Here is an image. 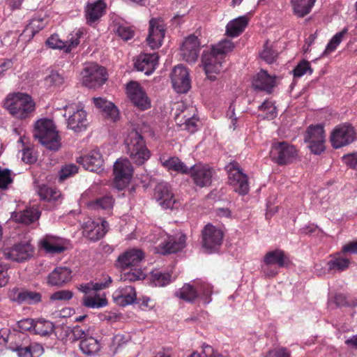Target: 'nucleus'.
<instances>
[{
  "mask_svg": "<svg viewBox=\"0 0 357 357\" xmlns=\"http://www.w3.org/2000/svg\"><path fill=\"white\" fill-rule=\"evenodd\" d=\"M3 106L14 118L18 119L29 118L35 111V102L32 98L20 92L8 94Z\"/></svg>",
  "mask_w": 357,
  "mask_h": 357,
  "instance_id": "1",
  "label": "nucleus"
},
{
  "mask_svg": "<svg viewBox=\"0 0 357 357\" xmlns=\"http://www.w3.org/2000/svg\"><path fill=\"white\" fill-rule=\"evenodd\" d=\"M33 137L51 151H58L61 146L60 137L52 119L43 118L34 124Z\"/></svg>",
  "mask_w": 357,
  "mask_h": 357,
  "instance_id": "2",
  "label": "nucleus"
},
{
  "mask_svg": "<svg viewBox=\"0 0 357 357\" xmlns=\"http://www.w3.org/2000/svg\"><path fill=\"white\" fill-rule=\"evenodd\" d=\"M127 153L134 163L143 165L150 158V152L146 146L143 137L137 130H132L125 141Z\"/></svg>",
  "mask_w": 357,
  "mask_h": 357,
  "instance_id": "3",
  "label": "nucleus"
},
{
  "mask_svg": "<svg viewBox=\"0 0 357 357\" xmlns=\"http://www.w3.org/2000/svg\"><path fill=\"white\" fill-rule=\"evenodd\" d=\"M289 259L284 251L275 250L268 252L263 259L261 271L266 276L274 277L278 273V268L287 266Z\"/></svg>",
  "mask_w": 357,
  "mask_h": 357,
  "instance_id": "4",
  "label": "nucleus"
},
{
  "mask_svg": "<svg viewBox=\"0 0 357 357\" xmlns=\"http://www.w3.org/2000/svg\"><path fill=\"white\" fill-rule=\"evenodd\" d=\"M228 173V181L236 192L245 195L249 192V183L248 176L243 172L239 165L236 162H230L227 166Z\"/></svg>",
  "mask_w": 357,
  "mask_h": 357,
  "instance_id": "5",
  "label": "nucleus"
},
{
  "mask_svg": "<svg viewBox=\"0 0 357 357\" xmlns=\"http://www.w3.org/2000/svg\"><path fill=\"white\" fill-rule=\"evenodd\" d=\"M270 156L279 165L291 163L297 156L294 146L286 142H279L273 144Z\"/></svg>",
  "mask_w": 357,
  "mask_h": 357,
  "instance_id": "6",
  "label": "nucleus"
},
{
  "mask_svg": "<svg viewBox=\"0 0 357 357\" xmlns=\"http://www.w3.org/2000/svg\"><path fill=\"white\" fill-rule=\"evenodd\" d=\"M356 139V132L349 123L337 126L331 132V142L335 149H339L352 143Z\"/></svg>",
  "mask_w": 357,
  "mask_h": 357,
  "instance_id": "7",
  "label": "nucleus"
},
{
  "mask_svg": "<svg viewBox=\"0 0 357 357\" xmlns=\"http://www.w3.org/2000/svg\"><path fill=\"white\" fill-rule=\"evenodd\" d=\"M325 134L324 127L320 125L310 126L305 134V142L308 144L311 152L319 155L325 149Z\"/></svg>",
  "mask_w": 357,
  "mask_h": 357,
  "instance_id": "8",
  "label": "nucleus"
},
{
  "mask_svg": "<svg viewBox=\"0 0 357 357\" xmlns=\"http://www.w3.org/2000/svg\"><path fill=\"white\" fill-rule=\"evenodd\" d=\"M114 184L119 190L123 189L130 182L133 168L127 158H120L114 165Z\"/></svg>",
  "mask_w": 357,
  "mask_h": 357,
  "instance_id": "9",
  "label": "nucleus"
},
{
  "mask_svg": "<svg viewBox=\"0 0 357 357\" xmlns=\"http://www.w3.org/2000/svg\"><path fill=\"white\" fill-rule=\"evenodd\" d=\"M202 245L208 253L216 251L221 245L223 231L211 224L206 225L202 231Z\"/></svg>",
  "mask_w": 357,
  "mask_h": 357,
  "instance_id": "10",
  "label": "nucleus"
},
{
  "mask_svg": "<svg viewBox=\"0 0 357 357\" xmlns=\"http://www.w3.org/2000/svg\"><path fill=\"white\" fill-rule=\"evenodd\" d=\"M34 248L29 241L15 243L3 250L5 258L17 262H23L33 257Z\"/></svg>",
  "mask_w": 357,
  "mask_h": 357,
  "instance_id": "11",
  "label": "nucleus"
},
{
  "mask_svg": "<svg viewBox=\"0 0 357 357\" xmlns=\"http://www.w3.org/2000/svg\"><path fill=\"white\" fill-rule=\"evenodd\" d=\"M171 81L174 89L179 93H185L190 89L189 72L183 65L175 66L171 73Z\"/></svg>",
  "mask_w": 357,
  "mask_h": 357,
  "instance_id": "12",
  "label": "nucleus"
},
{
  "mask_svg": "<svg viewBox=\"0 0 357 357\" xmlns=\"http://www.w3.org/2000/svg\"><path fill=\"white\" fill-rule=\"evenodd\" d=\"M223 59L211 51H204L202 56V63L207 77L215 80V75L222 70Z\"/></svg>",
  "mask_w": 357,
  "mask_h": 357,
  "instance_id": "13",
  "label": "nucleus"
},
{
  "mask_svg": "<svg viewBox=\"0 0 357 357\" xmlns=\"http://www.w3.org/2000/svg\"><path fill=\"white\" fill-rule=\"evenodd\" d=\"M188 174L196 185L204 188L211 185L213 170L208 165L198 163L188 168Z\"/></svg>",
  "mask_w": 357,
  "mask_h": 357,
  "instance_id": "14",
  "label": "nucleus"
},
{
  "mask_svg": "<svg viewBox=\"0 0 357 357\" xmlns=\"http://www.w3.org/2000/svg\"><path fill=\"white\" fill-rule=\"evenodd\" d=\"M127 95L132 102L142 110L150 107L151 102L142 86L137 82L131 81L126 86Z\"/></svg>",
  "mask_w": 357,
  "mask_h": 357,
  "instance_id": "15",
  "label": "nucleus"
},
{
  "mask_svg": "<svg viewBox=\"0 0 357 357\" xmlns=\"http://www.w3.org/2000/svg\"><path fill=\"white\" fill-rule=\"evenodd\" d=\"M144 253L139 249H130L120 255L116 260V265L118 268L126 269L138 266L144 259Z\"/></svg>",
  "mask_w": 357,
  "mask_h": 357,
  "instance_id": "16",
  "label": "nucleus"
},
{
  "mask_svg": "<svg viewBox=\"0 0 357 357\" xmlns=\"http://www.w3.org/2000/svg\"><path fill=\"white\" fill-rule=\"evenodd\" d=\"M165 36L164 24L159 19H151L149 22V35L146 41L153 50L159 48Z\"/></svg>",
  "mask_w": 357,
  "mask_h": 357,
  "instance_id": "17",
  "label": "nucleus"
},
{
  "mask_svg": "<svg viewBox=\"0 0 357 357\" xmlns=\"http://www.w3.org/2000/svg\"><path fill=\"white\" fill-rule=\"evenodd\" d=\"M9 298L20 304L34 305L41 301L42 295L39 292L15 287L9 291Z\"/></svg>",
  "mask_w": 357,
  "mask_h": 357,
  "instance_id": "18",
  "label": "nucleus"
},
{
  "mask_svg": "<svg viewBox=\"0 0 357 357\" xmlns=\"http://www.w3.org/2000/svg\"><path fill=\"white\" fill-rule=\"evenodd\" d=\"M200 43L195 36L185 38L181 47V56L188 63H194L198 58Z\"/></svg>",
  "mask_w": 357,
  "mask_h": 357,
  "instance_id": "19",
  "label": "nucleus"
},
{
  "mask_svg": "<svg viewBox=\"0 0 357 357\" xmlns=\"http://www.w3.org/2000/svg\"><path fill=\"white\" fill-rule=\"evenodd\" d=\"M154 197L164 208H173L175 207L176 202L167 183H160L155 186Z\"/></svg>",
  "mask_w": 357,
  "mask_h": 357,
  "instance_id": "20",
  "label": "nucleus"
},
{
  "mask_svg": "<svg viewBox=\"0 0 357 357\" xmlns=\"http://www.w3.org/2000/svg\"><path fill=\"white\" fill-rule=\"evenodd\" d=\"M159 56L157 53L141 54L135 62V67L139 71L144 72L145 75L151 74L158 63Z\"/></svg>",
  "mask_w": 357,
  "mask_h": 357,
  "instance_id": "21",
  "label": "nucleus"
},
{
  "mask_svg": "<svg viewBox=\"0 0 357 357\" xmlns=\"http://www.w3.org/2000/svg\"><path fill=\"white\" fill-rule=\"evenodd\" d=\"M185 241L186 236L182 233L169 236L165 242L160 244V252L162 255H166L178 252L185 247Z\"/></svg>",
  "mask_w": 357,
  "mask_h": 357,
  "instance_id": "22",
  "label": "nucleus"
},
{
  "mask_svg": "<svg viewBox=\"0 0 357 357\" xmlns=\"http://www.w3.org/2000/svg\"><path fill=\"white\" fill-rule=\"evenodd\" d=\"M114 302L120 306L132 304L136 298L135 289L132 286H125L118 288L113 294Z\"/></svg>",
  "mask_w": 357,
  "mask_h": 357,
  "instance_id": "23",
  "label": "nucleus"
},
{
  "mask_svg": "<svg viewBox=\"0 0 357 357\" xmlns=\"http://www.w3.org/2000/svg\"><path fill=\"white\" fill-rule=\"evenodd\" d=\"M159 160L162 167L168 171H174L183 174H189L188 167L178 157L162 154L160 156Z\"/></svg>",
  "mask_w": 357,
  "mask_h": 357,
  "instance_id": "24",
  "label": "nucleus"
},
{
  "mask_svg": "<svg viewBox=\"0 0 357 357\" xmlns=\"http://www.w3.org/2000/svg\"><path fill=\"white\" fill-rule=\"evenodd\" d=\"M71 273L67 267H56L49 274L48 282L52 286H63L71 280Z\"/></svg>",
  "mask_w": 357,
  "mask_h": 357,
  "instance_id": "25",
  "label": "nucleus"
},
{
  "mask_svg": "<svg viewBox=\"0 0 357 357\" xmlns=\"http://www.w3.org/2000/svg\"><path fill=\"white\" fill-rule=\"evenodd\" d=\"M275 84V78L261 70L253 78L252 86L255 89L270 93Z\"/></svg>",
  "mask_w": 357,
  "mask_h": 357,
  "instance_id": "26",
  "label": "nucleus"
},
{
  "mask_svg": "<svg viewBox=\"0 0 357 357\" xmlns=\"http://www.w3.org/2000/svg\"><path fill=\"white\" fill-rule=\"evenodd\" d=\"M86 112L82 109H77L68 119V126L76 132L86 130L88 126Z\"/></svg>",
  "mask_w": 357,
  "mask_h": 357,
  "instance_id": "27",
  "label": "nucleus"
},
{
  "mask_svg": "<svg viewBox=\"0 0 357 357\" xmlns=\"http://www.w3.org/2000/svg\"><path fill=\"white\" fill-rule=\"evenodd\" d=\"M93 102L96 107L102 112L105 117L116 121L119 117V112L117 107L111 102L102 98H93Z\"/></svg>",
  "mask_w": 357,
  "mask_h": 357,
  "instance_id": "28",
  "label": "nucleus"
},
{
  "mask_svg": "<svg viewBox=\"0 0 357 357\" xmlns=\"http://www.w3.org/2000/svg\"><path fill=\"white\" fill-rule=\"evenodd\" d=\"M46 45L52 49L63 50L68 53L71 50L79 45L77 39H73V37L66 41L61 40L57 34H53L46 41Z\"/></svg>",
  "mask_w": 357,
  "mask_h": 357,
  "instance_id": "29",
  "label": "nucleus"
},
{
  "mask_svg": "<svg viewBox=\"0 0 357 357\" xmlns=\"http://www.w3.org/2000/svg\"><path fill=\"white\" fill-rule=\"evenodd\" d=\"M41 248L49 254H59L66 250V248L60 239L52 236H46L40 243Z\"/></svg>",
  "mask_w": 357,
  "mask_h": 357,
  "instance_id": "30",
  "label": "nucleus"
},
{
  "mask_svg": "<svg viewBox=\"0 0 357 357\" xmlns=\"http://www.w3.org/2000/svg\"><path fill=\"white\" fill-rule=\"evenodd\" d=\"M40 212L36 208H29L24 211L15 212L12 218L19 223L29 225L39 219Z\"/></svg>",
  "mask_w": 357,
  "mask_h": 357,
  "instance_id": "31",
  "label": "nucleus"
},
{
  "mask_svg": "<svg viewBox=\"0 0 357 357\" xmlns=\"http://www.w3.org/2000/svg\"><path fill=\"white\" fill-rule=\"evenodd\" d=\"M107 79L105 68L97 63H91V88L101 86Z\"/></svg>",
  "mask_w": 357,
  "mask_h": 357,
  "instance_id": "32",
  "label": "nucleus"
},
{
  "mask_svg": "<svg viewBox=\"0 0 357 357\" xmlns=\"http://www.w3.org/2000/svg\"><path fill=\"white\" fill-rule=\"evenodd\" d=\"M248 24V19L245 16H241L231 20L226 26V33L230 37L238 36Z\"/></svg>",
  "mask_w": 357,
  "mask_h": 357,
  "instance_id": "33",
  "label": "nucleus"
},
{
  "mask_svg": "<svg viewBox=\"0 0 357 357\" xmlns=\"http://www.w3.org/2000/svg\"><path fill=\"white\" fill-rule=\"evenodd\" d=\"M108 222L102 218H98L91 222V241L102 238L108 230Z\"/></svg>",
  "mask_w": 357,
  "mask_h": 357,
  "instance_id": "34",
  "label": "nucleus"
},
{
  "mask_svg": "<svg viewBox=\"0 0 357 357\" xmlns=\"http://www.w3.org/2000/svg\"><path fill=\"white\" fill-rule=\"evenodd\" d=\"M316 0H291L294 13L299 17L307 15L312 10Z\"/></svg>",
  "mask_w": 357,
  "mask_h": 357,
  "instance_id": "35",
  "label": "nucleus"
},
{
  "mask_svg": "<svg viewBox=\"0 0 357 357\" xmlns=\"http://www.w3.org/2000/svg\"><path fill=\"white\" fill-rule=\"evenodd\" d=\"M107 3L105 0H96L91 3V24L97 23L106 13Z\"/></svg>",
  "mask_w": 357,
  "mask_h": 357,
  "instance_id": "36",
  "label": "nucleus"
},
{
  "mask_svg": "<svg viewBox=\"0 0 357 357\" xmlns=\"http://www.w3.org/2000/svg\"><path fill=\"white\" fill-rule=\"evenodd\" d=\"M175 296L187 302H193L199 297V293L197 287L195 288L190 284H185L175 292Z\"/></svg>",
  "mask_w": 357,
  "mask_h": 357,
  "instance_id": "37",
  "label": "nucleus"
},
{
  "mask_svg": "<svg viewBox=\"0 0 357 357\" xmlns=\"http://www.w3.org/2000/svg\"><path fill=\"white\" fill-rule=\"evenodd\" d=\"M351 261L349 259L338 255L328 261L327 266L328 271L342 272L347 269L349 267Z\"/></svg>",
  "mask_w": 357,
  "mask_h": 357,
  "instance_id": "38",
  "label": "nucleus"
},
{
  "mask_svg": "<svg viewBox=\"0 0 357 357\" xmlns=\"http://www.w3.org/2000/svg\"><path fill=\"white\" fill-rule=\"evenodd\" d=\"M65 77L56 70H51L44 79V84L47 89L60 87L64 84Z\"/></svg>",
  "mask_w": 357,
  "mask_h": 357,
  "instance_id": "39",
  "label": "nucleus"
},
{
  "mask_svg": "<svg viewBox=\"0 0 357 357\" xmlns=\"http://www.w3.org/2000/svg\"><path fill=\"white\" fill-rule=\"evenodd\" d=\"M37 192L41 199L47 202L57 200L61 197V192L59 190L46 185H39Z\"/></svg>",
  "mask_w": 357,
  "mask_h": 357,
  "instance_id": "40",
  "label": "nucleus"
},
{
  "mask_svg": "<svg viewBox=\"0 0 357 357\" xmlns=\"http://www.w3.org/2000/svg\"><path fill=\"white\" fill-rule=\"evenodd\" d=\"M91 172L98 174L104 172V161L98 149L91 150Z\"/></svg>",
  "mask_w": 357,
  "mask_h": 357,
  "instance_id": "41",
  "label": "nucleus"
},
{
  "mask_svg": "<svg viewBox=\"0 0 357 357\" xmlns=\"http://www.w3.org/2000/svg\"><path fill=\"white\" fill-rule=\"evenodd\" d=\"M54 325L50 321L40 319L35 322L33 333L41 336H47L54 331Z\"/></svg>",
  "mask_w": 357,
  "mask_h": 357,
  "instance_id": "42",
  "label": "nucleus"
},
{
  "mask_svg": "<svg viewBox=\"0 0 357 357\" xmlns=\"http://www.w3.org/2000/svg\"><path fill=\"white\" fill-rule=\"evenodd\" d=\"M234 47V43L230 40L225 39L213 46L210 51L224 59L225 55L232 51Z\"/></svg>",
  "mask_w": 357,
  "mask_h": 357,
  "instance_id": "43",
  "label": "nucleus"
},
{
  "mask_svg": "<svg viewBox=\"0 0 357 357\" xmlns=\"http://www.w3.org/2000/svg\"><path fill=\"white\" fill-rule=\"evenodd\" d=\"M45 26V23L42 18H33L31 20L30 23L26 26L22 35L29 33V40L33 38V36L42 30Z\"/></svg>",
  "mask_w": 357,
  "mask_h": 357,
  "instance_id": "44",
  "label": "nucleus"
},
{
  "mask_svg": "<svg viewBox=\"0 0 357 357\" xmlns=\"http://www.w3.org/2000/svg\"><path fill=\"white\" fill-rule=\"evenodd\" d=\"M258 108L259 110L264 112V114H259V117L262 119H273L277 116L276 107L271 101L265 100Z\"/></svg>",
  "mask_w": 357,
  "mask_h": 357,
  "instance_id": "45",
  "label": "nucleus"
},
{
  "mask_svg": "<svg viewBox=\"0 0 357 357\" xmlns=\"http://www.w3.org/2000/svg\"><path fill=\"white\" fill-rule=\"evenodd\" d=\"M107 305V300L104 292H93L91 289V308H100Z\"/></svg>",
  "mask_w": 357,
  "mask_h": 357,
  "instance_id": "46",
  "label": "nucleus"
},
{
  "mask_svg": "<svg viewBox=\"0 0 357 357\" xmlns=\"http://www.w3.org/2000/svg\"><path fill=\"white\" fill-rule=\"evenodd\" d=\"M114 199L112 196L106 195L98 198L95 202H91V208L96 209L107 210L113 207Z\"/></svg>",
  "mask_w": 357,
  "mask_h": 357,
  "instance_id": "47",
  "label": "nucleus"
},
{
  "mask_svg": "<svg viewBox=\"0 0 357 357\" xmlns=\"http://www.w3.org/2000/svg\"><path fill=\"white\" fill-rule=\"evenodd\" d=\"M145 278V274L141 269H132L125 271L121 275V280L123 281L135 282Z\"/></svg>",
  "mask_w": 357,
  "mask_h": 357,
  "instance_id": "48",
  "label": "nucleus"
},
{
  "mask_svg": "<svg viewBox=\"0 0 357 357\" xmlns=\"http://www.w3.org/2000/svg\"><path fill=\"white\" fill-rule=\"evenodd\" d=\"M152 279L155 286L164 287L171 282L172 276L169 273L155 271L152 272Z\"/></svg>",
  "mask_w": 357,
  "mask_h": 357,
  "instance_id": "49",
  "label": "nucleus"
},
{
  "mask_svg": "<svg viewBox=\"0 0 357 357\" xmlns=\"http://www.w3.org/2000/svg\"><path fill=\"white\" fill-rule=\"evenodd\" d=\"M347 29H344L342 31L337 33L330 40V42L328 43L325 51L324 52L323 54H328L331 52H333L337 47L340 45L341 41L342 40V38L347 33Z\"/></svg>",
  "mask_w": 357,
  "mask_h": 357,
  "instance_id": "50",
  "label": "nucleus"
},
{
  "mask_svg": "<svg viewBox=\"0 0 357 357\" xmlns=\"http://www.w3.org/2000/svg\"><path fill=\"white\" fill-rule=\"evenodd\" d=\"M196 287L199 293V296H200L205 303H210L212 294V287L211 284L202 282L197 283Z\"/></svg>",
  "mask_w": 357,
  "mask_h": 357,
  "instance_id": "51",
  "label": "nucleus"
},
{
  "mask_svg": "<svg viewBox=\"0 0 357 357\" xmlns=\"http://www.w3.org/2000/svg\"><path fill=\"white\" fill-rule=\"evenodd\" d=\"M78 167L75 164L70 163L63 165L59 172V181H63L68 178L77 173Z\"/></svg>",
  "mask_w": 357,
  "mask_h": 357,
  "instance_id": "52",
  "label": "nucleus"
},
{
  "mask_svg": "<svg viewBox=\"0 0 357 357\" xmlns=\"http://www.w3.org/2000/svg\"><path fill=\"white\" fill-rule=\"evenodd\" d=\"M116 31L118 36L125 41L132 39L135 35L134 29L126 25H119Z\"/></svg>",
  "mask_w": 357,
  "mask_h": 357,
  "instance_id": "53",
  "label": "nucleus"
},
{
  "mask_svg": "<svg viewBox=\"0 0 357 357\" xmlns=\"http://www.w3.org/2000/svg\"><path fill=\"white\" fill-rule=\"evenodd\" d=\"M73 296V293L70 290H59L51 294L50 299L52 301H67L70 300Z\"/></svg>",
  "mask_w": 357,
  "mask_h": 357,
  "instance_id": "54",
  "label": "nucleus"
},
{
  "mask_svg": "<svg viewBox=\"0 0 357 357\" xmlns=\"http://www.w3.org/2000/svg\"><path fill=\"white\" fill-rule=\"evenodd\" d=\"M183 118H185V121L182 123L183 129L188 130L190 133L195 132L197 128L198 119L195 115L191 117H187L184 115Z\"/></svg>",
  "mask_w": 357,
  "mask_h": 357,
  "instance_id": "55",
  "label": "nucleus"
},
{
  "mask_svg": "<svg viewBox=\"0 0 357 357\" xmlns=\"http://www.w3.org/2000/svg\"><path fill=\"white\" fill-rule=\"evenodd\" d=\"M10 174V169L0 168V189H6L8 185L13 182Z\"/></svg>",
  "mask_w": 357,
  "mask_h": 357,
  "instance_id": "56",
  "label": "nucleus"
},
{
  "mask_svg": "<svg viewBox=\"0 0 357 357\" xmlns=\"http://www.w3.org/2000/svg\"><path fill=\"white\" fill-rule=\"evenodd\" d=\"M309 71L312 74V70L308 61H303L300 63L294 70V75L296 77H301Z\"/></svg>",
  "mask_w": 357,
  "mask_h": 357,
  "instance_id": "57",
  "label": "nucleus"
},
{
  "mask_svg": "<svg viewBox=\"0 0 357 357\" xmlns=\"http://www.w3.org/2000/svg\"><path fill=\"white\" fill-rule=\"evenodd\" d=\"M260 56L267 63H272L275 61L278 56V53L272 48L266 46L263 51L261 52Z\"/></svg>",
  "mask_w": 357,
  "mask_h": 357,
  "instance_id": "58",
  "label": "nucleus"
},
{
  "mask_svg": "<svg viewBox=\"0 0 357 357\" xmlns=\"http://www.w3.org/2000/svg\"><path fill=\"white\" fill-rule=\"evenodd\" d=\"M17 326L21 333L26 331L33 332L35 322L31 319H24L19 321Z\"/></svg>",
  "mask_w": 357,
  "mask_h": 357,
  "instance_id": "59",
  "label": "nucleus"
},
{
  "mask_svg": "<svg viewBox=\"0 0 357 357\" xmlns=\"http://www.w3.org/2000/svg\"><path fill=\"white\" fill-rule=\"evenodd\" d=\"M78 291L84 294L83 298V304L89 307V283L81 284L77 287Z\"/></svg>",
  "mask_w": 357,
  "mask_h": 357,
  "instance_id": "60",
  "label": "nucleus"
},
{
  "mask_svg": "<svg viewBox=\"0 0 357 357\" xmlns=\"http://www.w3.org/2000/svg\"><path fill=\"white\" fill-rule=\"evenodd\" d=\"M342 160L349 167L357 169V153L345 155L342 157Z\"/></svg>",
  "mask_w": 357,
  "mask_h": 357,
  "instance_id": "61",
  "label": "nucleus"
},
{
  "mask_svg": "<svg viewBox=\"0 0 357 357\" xmlns=\"http://www.w3.org/2000/svg\"><path fill=\"white\" fill-rule=\"evenodd\" d=\"M29 347L32 357H39L44 352V349L40 344L32 343L29 344Z\"/></svg>",
  "mask_w": 357,
  "mask_h": 357,
  "instance_id": "62",
  "label": "nucleus"
},
{
  "mask_svg": "<svg viewBox=\"0 0 357 357\" xmlns=\"http://www.w3.org/2000/svg\"><path fill=\"white\" fill-rule=\"evenodd\" d=\"M203 354L204 357H223L218 352L215 351L213 348L209 345L204 346Z\"/></svg>",
  "mask_w": 357,
  "mask_h": 357,
  "instance_id": "63",
  "label": "nucleus"
},
{
  "mask_svg": "<svg viewBox=\"0 0 357 357\" xmlns=\"http://www.w3.org/2000/svg\"><path fill=\"white\" fill-rule=\"evenodd\" d=\"M19 357H32L29 345L26 347L19 346L15 349Z\"/></svg>",
  "mask_w": 357,
  "mask_h": 357,
  "instance_id": "64",
  "label": "nucleus"
}]
</instances>
